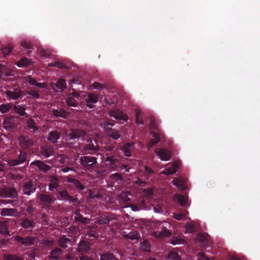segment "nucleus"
I'll return each instance as SVG.
<instances>
[{
    "label": "nucleus",
    "instance_id": "4468645a",
    "mask_svg": "<svg viewBox=\"0 0 260 260\" xmlns=\"http://www.w3.org/2000/svg\"><path fill=\"white\" fill-rule=\"evenodd\" d=\"M36 189V184L33 183L31 181L25 182L22 187L23 193L27 196H30L31 193H34Z\"/></svg>",
    "mask_w": 260,
    "mask_h": 260
},
{
    "label": "nucleus",
    "instance_id": "8fccbe9b",
    "mask_svg": "<svg viewBox=\"0 0 260 260\" xmlns=\"http://www.w3.org/2000/svg\"><path fill=\"white\" fill-rule=\"evenodd\" d=\"M74 219L76 221L82 223H88L90 221V219L87 217H84L81 214L78 215L77 217H75Z\"/></svg>",
    "mask_w": 260,
    "mask_h": 260
},
{
    "label": "nucleus",
    "instance_id": "7ed1b4c3",
    "mask_svg": "<svg viewBox=\"0 0 260 260\" xmlns=\"http://www.w3.org/2000/svg\"><path fill=\"white\" fill-rule=\"evenodd\" d=\"M0 197L17 199L18 197V194L15 188L9 186H5L0 188Z\"/></svg>",
    "mask_w": 260,
    "mask_h": 260
},
{
    "label": "nucleus",
    "instance_id": "f3484780",
    "mask_svg": "<svg viewBox=\"0 0 260 260\" xmlns=\"http://www.w3.org/2000/svg\"><path fill=\"white\" fill-rule=\"evenodd\" d=\"M109 114L110 116L113 117L117 120L126 121L128 119V116L119 109L111 110L109 111Z\"/></svg>",
    "mask_w": 260,
    "mask_h": 260
},
{
    "label": "nucleus",
    "instance_id": "a19ab883",
    "mask_svg": "<svg viewBox=\"0 0 260 260\" xmlns=\"http://www.w3.org/2000/svg\"><path fill=\"white\" fill-rule=\"evenodd\" d=\"M175 199L180 204L181 206H185L187 204L188 198L182 194H176Z\"/></svg>",
    "mask_w": 260,
    "mask_h": 260
},
{
    "label": "nucleus",
    "instance_id": "b1692460",
    "mask_svg": "<svg viewBox=\"0 0 260 260\" xmlns=\"http://www.w3.org/2000/svg\"><path fill=\"white\" fill-rule=\"evenodd\" d=\"M40 200L42 204L46 207H50L52 204L54 203L55 199H53L52 196L49 195L41 194Z\"/></svg>",
    "mask_w": 260,
    "mask_h": 260
},
{
    "label": "nucleus",
    "instance_id": "f03ea898",
    "mask_svg": "<svg viewBox=\"0 0 260 260\" xmlns=\"http://www.w3.org/2000/svg\"><path fill=\"white\" fill-rule=\"evenodd\" d=\"M100 147L96 139L89 138L84 145L83 151L86 154H93L100 150Z\"/></svg>",
    "mask_w": 260,
    "mask_h": 260
},
{
    "label": "nucleus",
    "instance_id": "0eeeda50",
    "mask_svg": "<svg viewBox=\"0 0 260 260\" xmlns=\"http://www.w3.org/2000/svg\"><path fill=\"white\" fill-rule=\"evenodd\" d=\"M57 198L64 201H68L69 203H79L77 198H75L70 196L68 191L66 189H62L58 191L56 195Z\"/></svg>",
    "mask_w": 260,
    "mask_h": 260
},
{
    "label": "nucleus",
    "instance_id": "052dcab7",
    "mask_svg": "<svg viewBox=\"0 0 260 260\" xmlns=\"http://www.w3.org/2000/svg\"><path fill=\"white\" fill-rule=\"evenodd\" d=\"M172 183L174 185L179 187H182L183 185L182 181L178 178H174L172 181Z\"/></svg>",
    "mask_w": 260,
    "mask_h": 260
},
{
    "label": "nucleus",
    "instance_id": "a878e982",
    "mask_svg": "<svg viewBox=\"0 0 260 260\" xmlns=\"http://www.w3.org/2000/svg\"><path fill=\"white\" fill-rule=\"evenodd\" d=\"M61 133L57 131H52L49 133L47 140L51 143L55 144L58 143V140L60 138Z\"/></svg>",
    "mask_w": 260,
    "mask_h": 260
},
{
    "label": "nucleus",
    "instance_id": "6ab92c4d",
    "mask_svg": "<svg viewBox=\"0 0 260 260\" xmlns=\"http://www.w3.org/2000/svg\"><path fill=\"white\" fill-rule=\"evenodd\" d=\"M150 134L153 139H151L148 143V147L149 148L157 144L161 139L164 138V134L160 132H151Z\"/></svg>",
    "mask_w": 260,
    "mask_h": 260
},
{
    "label": "nucleus",
    "instance_id": "3c124183",
    "mask_svg": "<svg viewBox=\"0 0 260 260\" xmlns=\"http://www.w3.org/2000/svg\"><path fill=\"white\" fill-rule=\"evenodd\" d=\"M110 178L117 182H121L123 180L122 176L119 173L112 174L110 176Z\"/></svg>",
    "mask_w": 260,
    "mask_h": 260
},
{
    "label": "nucleus",
    "instance_id": "ea45409f",
    "mask_svg": "<svg viewBox=\"0 0 260 260\" xmlns=\"http://www.w3.org/2000/svg\"><path fill=\"white\" fill-rule=\"evenodd\" d=\"M66 103L70 107H78V101L72 95H68L66 99Z\"/></svg>",
    "mask_w": 260,
    "mask_h": 260
},
{
    "label": "nucleus",
    "instance_id": "c9c22d12",
    "mask_svg": "<svg viewBox=\"0 0 260 260\" xmlns=\"http://www.w3.org/2000/svg\"><path fill=\"white\" fill-rule=\"evenodd\" d=\"M101 260H119L115 256L109 251L100 254Z\"/></svg>",
    "mask_w": 260,
    "mask_h": 260
},
{
    "label": "nucleus",
    "instance_id": "a211bd4d",
    "mask_svg": "<svg viewBox=\"0 0 260 260\" xmlns=\"http://www.w3.org/2000/svg\"><path fill=\"white\" fill-rule=\"evenodd\" d=\"M155 153L161 160H169L171 158V153L169 150L164 148H156Z\"/></svg>",
    "mask_w": 260,
    "mask_h": 260
},
{
    "label": "nucleus",
    "instance_id": "ddd939ff",
    "mask_svg": "<svg viewBox=\"0 0 260 260\" xmlns=\"http://www.w3.org/2000/svg\"><path fill=\"white\" fill-rule=\"evenodd\" d=\"M13 241L21 244L28 246L31 245L34 241V238L31 236H27L25 238H22L20 236H15L13 237Z\"/></svg>",
    "mask_w": 260,
    "mask_h": 260
},
{
    "label": "nucleus",
    "instance_id": "6e6d98bb",
    "mask_svg": "<svg viewBox=\"0 0 260 260\" xmlns=\"http://www.w3.org/2000/svg\"><path fill=\"white\" fill-rule=\"evenodd\" d=\"M39 53L41 56L45 58H50L51 55L50 51L49 50L45 49H41L39 50Z\"/></svg>",
    "mask_w": 260,
    "mask_h": 260
},
{
    "label": "nucleus",
    "instance_id": "39448f33",
    "mask_svg": "<svg viewBox=\"0 0 260 260\" xmlns=\"http://www.w3.org/2000/svg\"><path fill=\"white\" fill-rule=\"evenodd\" d=\"M106 165L111 171H116L118 170V166L120 165V160L115 155H109L105 159Z\"/></svg>",
    "mask_w": 260,
    "mask_h": 260
},
{
    "label": "nucleus",
    "instance_id": "09e8293b",
    "mask_svg": "<svg viewBox=\"0 0 260 260\" xmlns=\"http://www.w3.org/2000/svg\"><path fill=\"white\" fill-rule=\"evenodd\" d=\"M12 49L13 46L10 44H8L3 46L0 52H2V54L5 56L8 55L12 51Z\"/></svg>",
    "mask_w": 260,
    "mask_h": 260
},
{
    "label": "nucleus",
    "instance_id": "dca6fc26",
    "mask_svg": "<svg viewBox=\"0 0 260 260\" xmlns=\"http://www.w3.org/2000/svg\"><path fill=\"white\" fill-rule=\"evenodd\" d=\"M135 143L134 142H127L124 143L120 147V150H121L124 156L126 157H130L132 155V152L135 148Z\"/></svg>",
    "mask_w": 260,
    "mask_h": 260
},
{
    "label": "nucleus",
    "instance_id": "9d476101",
    "mask_svg": "<svg viewBox=\"0 0 260 260\" xmlns=\"http://www.w3.org/2000/svg\"><path fill=\"white\" fill-rule=\"evenodd\" d=\"M18 139L20 146L23 149H28L34 145V141L27 136L20 135Z\"/></svg>",
    "mask_w": 260,
    "mask_h": 260
},
{
    "label": "nucleus",
    "instance_id": "680f3d73",
    "mask_svg": "<svg viewBox=\"0 0 260 260\" xmlns=\"http://www.w3.org/2000/svg\"><path fill=\"white\" fill-rule=\"evenodd\" d=\"M27 94L32 96L34 99H38L40 98V94L39 92L34 90H30L27 92Z\"/></svg>",
    "mask_w": 260,
    "mask_h": 260
},
{
    "label": "nucleus",
    "instance_id": "5701e85b",
    "mask_svg": "<svg viewBox=\"0 0 260 260\" xmlns=\"http://www.w3.org/2000/svg\"><path fill=\"white\" fill-rule=\"evenodd\" d=\"M26 108V106L23 104L15 105L13 107V111L14 113L19 115V116L27 117L28 115L25 112Z\"/></svg>",
    "mask_w": 260,
    "mask_h": 260
},
{
    "label": "nucleus",
    "instance_id": "864d4df0",
    "mask_svg": "<svg viewBox=\"0 0 260 260\" xmlns=\"http://www.w3.org/2000/svg\"><path fill=\"white\" fill-rule=\"evenodd\" d=\"M150 244L147 241H144L141 244V248L143 250L147 252L150 251Z\"/></svg>",
    "mask_w": 260,
    "mask_h": 260
},
{
    "label": "nucleus",
    "instance_id": "4c0bfd02",
    "mask_svg": "<svg viewBox=\"0 0 260 260\" xmlns=\"http://www.w3.org/2000/svg\"><path fill=\"white\" fill-rule=\"evenodd\" d=\"M21 226L25 229H32L35 226V222L28 219H23L20 223Z\"/></svg>",
    "mask_w": 260,
    "mask_h": 260
},
{
    "label": "nucleus",
    "instance_id": "c756f323",
    "mask_svg": "<svg viewBox=\"0 0 260 260\" xmlns=\"http://www.w3.org/2000/svg\"><path fill=\"white\" fill-rule=\"evenodd\" d=\"M179 167L178 163L174 162L171 167L165 169L161 173L166 175H172L176 172Z\"/></svg>",
    "mask_w": 260,
    "mask_h": 260
},
{
    "label": "nucleus",
    "instance_id": "cd10ccee",
    "mask_svg": "<svg viewBox=\"0 0 260 260\" xmlns=\"http://www.w3.org/2000/svg\"><path fill=\"white\" fill-rule=\"evenodd\" d=\"M59 186V180L55 176H53L50 177V182L48 184L49 190L51 192H54Z\"/></svg>",
    "mask_w": 260,
    "mask_h": 260
},
{
    "label": "nucleus",
    "instance_id": "2f4dec72",
    "mask_svg": "<svg viewBox=\"0 0 260 260\" xmlns=\"http://www.w3.org/2000/svg\"><path fill=\"white\" fill-rule=\"evenodd\" d=\"M27 126L30 132L36 133L39 131V127L37 125L34 119L29 118L27 121Z\"/></svg>",
    "mask_w": 260,
    "mask_h": 260
},
{
    "label": "nucleus",
    "instance_id": "603ef678",
    "mask_svg": "<svg viewBox=\"0 0 260 260\" xmlns=\"http://www.w3.org/2000/svg\"><path fill=\"white\" fill-rule=\"evenodd\" d=\"M185 230L186 232L192 233L196 231V226L191 223H188L185 225Z\"/></svg>",
    "mask_w": 260,
    "mask_h": 260
},
{
    "label": "nucleus",
    "instance_id": "c85d7f7f",
    "mask_svg": "<svg viewBox=\"0 0 260 260\" xmlns=\"http://www.w3.org/2000/svg\"><path fill=\"white\" fill-rule=\"evenodd\" d=\"M90 244L86 241H81L78 244V251L81 252H87L90 249Z\"/></svg>",
    "mask_w": 260,
    "mask_h": 260
},
{
    "label": "nucleus",
    "instance_id": "69168bd1",
    "mask_svg": "<svg viewBox=\"0 0 260 260\" xmlns=\"http://www.w3.org/2000/svg\"><path fill=\"white\" fill-rule=\"evenodd\" d=\"M25 78L26 81L29 84H30L31 85H36L37 82L34 78H32L30 76H28L26 77Z\"/></svg>",
    "mask_w": 260,
    "mask_h": 260
},
{
    "label": "nucleus",
    "instance_id": "774afa93",
    "mask_svg": "<svg viewBox=\"0 0 260 260\" xmlns=\"http://www.w3.org/2000/svg\"><path fill=\"white\" fill-rule=\"evenodd\" d=\"M118 169H120V170L123 171L124 170V172H129V170L130 168H128V165L126 164H121L118 166Z\"/></svg>",
    "mask_w": 260,
    "mask_h": 260
},
{
    "label": "nucleus",
    "instance_id": "f257e3e1",
    "mask_svg": "<svg viewBox=\"0 0 260 260\" xmlns=\"http://www.w3.org/2000/svg\"><path fill=\"white\" fill-rule=\"evenodd\" d=\"M157 230L153 232V235L158 238L168 237L172 234L169 230L171 226V224L167 221H156L154 224Z\"/></svg>",
    "mask_w": 260,
    "mask_h": 260
},
{
    "label": "nucleus",
    "instance_id": "e2e57ef3",
    "mask_svg": "<svg viewBox=\"0 0 260 260\" xmlns=\"http://www.w3.org/2000/svg\"><path fill=\"white\" fill-rule=\"evenodd\" d=\"M36 208L34 207L32 204L29 202L26 205V210L28 213H32L36 211Z\"/></svg>",
    "mask_w": 260,
    "mask_h": 260
},
{
    "label": "nucleus",
    "instance_id": "5fc2aeb1",
    "mask_svg": "<svg viewBox=\"0 0 260 260\" xmlns=\"http://www.w3.org/2000/svg\"><path fill=\"white\" fill-rule=\"evenodd\" d=\"M168 259L169 260H180L181 257L179 255L178 253L175 251H172L168 255Z\"/></svg>",
    "mask_w": 260,
    "mask_h": 260
},
{
    "label": "nucleus",
    "instance_id": "58836bf2",
    "mask_svg": "<svg viewBox=\"0 0 260 260\" xmlns=\"http://www.w3.org/2000/svg\"><path fill=\"white\" fill-rule=\"evenodd\" d=\"M16 64L19 67H26L32 64V61L30 59L26 57H22L19 60Z\"/></svg>",
    "mask_w": 260,
    "mask_h": 260
},
{
    "label": "nucleus",
    "instance_id": "1a4fd4ad",
    "mask_svg": "<svg viewBox=\"0 0 260 260\" xmlns=\"http://www.w3.org/2000/svg\"><path fill=\"white\" fill-rule=\"evenodd\" d=\"M97 158L93 156H81L80 159L81 165L86 169H89L96 164Z\"/></svg>",
    "mask_w": 260,
    "mask_h": 260
},
{
    "label": "nucleus",
    "instance_id": "e433bc0d",
    "mask_svg": "<svg viewBox=\"0 0 260 260\" xmlns=\"http://www.w3.org/2000/svg\"><path fill=\"white\" fill-rule=\"evenodd\" d=\"M71 242V240L64 235L61 236L58 239L59 245L64 248L68 247V244H70Z\"/></svg>",
    "mask_w": 260,
    "mask_h": 260
},
{
    "label": "nucleus",
    "instance_id": "393cba45",
    "mask_svg": "<svg viewBox=\"0 0 260 260\" xmlns=\"http://www.w3.org/2000/svg\"><path fill=\"white\" fill-rule=\"evenodd\" d=\"M0 214L3 216L17 217L18 213L16 209L4 208L0 209Z\"/></svg>",
    "mask_w": 260,
    "mask_h": 260
},
{
    "label": "nucleus",
    "instance_id": "338daca9",
    "mask_svg": "<svg viewBox=\"0 0 260 260\" xmlns=\"http://www.w3.org/2000/svg\"><path fill=\"white\" fill-rule=\"evenodd\" d=\"M104 148L106 151H111L115 148V146L111 143L106 144Z\"/></svg>",
    "mask_w": 260,
    "mask_h": 260
},
{
    "label": "nucleus",
    "instance_id": "473e14b6",
    "mask_svg": "<svg viewBox=\"0 0 260 260\" xmlns=\"http://www.w3.org/2000/svg\"><path fill=\"white\" fill-rule=\"evenodd\" d=\"M129 195H131L128 191L122 192L119 196V202L121 204L125 203V204L129 203L131 199L128 197Z\"/></svg>",
    "mask_w": 260,
    "mask_h": 260
},
{
    "label": "nucleus",
    "instance_id": "f8f14e48",
    "mask_svg": "<svg viewBox=\"0 0 260 260\" xmlns=\"http://www.w3.org/2000/svg\"><path fill=\"white\" fill-rule=\"evenodd\" d=\"M50 85L54 91L62 92L67 88L66 80L61 78L56 83H51Z\"/></svg>",
    "mask_w": 260,
    "mask_h": 260
},
{
    "label": "nucleus",
    "instance_id": "6e6552de",
    "mask_svg": "<svg viewBox=\"0 0 260 260\" xmlns=\"http://www.w3.org/2000/svg\"><path fill=\"white\" fill-rule=\"evenodd\" d=\"M27 154L25 151H20L18 156L15 159H10L8 161L10 166H16L24 163L26 161Z\"/></svg>",
    "mask_w": 260,
    "mask_h": 260
},
{
    "label": "nucleus",
    "instance_id": "4d7b16f0",
    "mask_svg": "<svg viewBox=\"0 0 260 260\" xmlns=\"http://www.w3.org/2000/svg\"><path fill=\"white\" fill-rule=\"evenodd\" d=\"M89 197L90 199H100L101 198V194L99 190L90 191Z\"/></svg>",
    "mask_w": 260,
    "mask_h": 260
},
{
    "label": "nucleus",
    "instance_id": "412c9836",
    "mask_svg": "<svg viewBox=\"0 0 260 260\" xmlns=\"http://www.w3.org/2000/svg\"><path fill=\"white\" fill-rule=\"evenodd\" d=\"M4 128L10 132L13 130L15 127V122L14 118L12 116L6 117L3 123Z\"/></svg>",
    "mask_w": 260,
    "mask_h": 260
},
{
    "label": "nucleus",
    "instance_id": "4be33fe9",
    "mask_svg": "<svg viewBox=\"0 0 260 260\" xmlns=\"http://www.w3.org/2000/svg\"><path fill=\"white\" fill-rule=\"evenodd\" d=\"M105 132L108 136L115 140H118L121 137L120 132L117 129L106 127Z\"/></svg>",
    "mask_w": 260,
    "mask_h": 260
},
{
    "label": "nucleus",
    "instance_id": "2eb2a0df",
    "mask_svg": "<svg viewBox=\"0 0 260 260\" xmlns=\"http://www.w3.org/2000/svg\"><path fill=\"white\" fill-rule=\"evenodd\" d=\"M116 219L114 215L107 214L99 217L96 219V222L101 225L108 226L110 221Z\"/></svg>",
    "mask_w": 260,
    "mask_h": 260
},
{
    "label": "nucleus",
    "instance_id": "423d86ee",
    "mask_svg": "<svg viewBox=\"0 0 260 260\" xmlns=\"http://www.w3.org/2000/svg\"><path fill=\"white\" fill-rule=\"evenodd\" d=\"M86 134V133L84 130L75 129L67 134V140L72 143L73 141L76 139L83 138Z\"/></svg>",
    "mask_w": 260,
    "mask_h": 260
},
{
    "label": "nucleus",
    "instance_id": "f704fd0d",
    "mask_svg": "<svg viewBox=\"0 0 260 260\" xmlns=\"http://www.w3.org/2000/svg\"><path fill=\"white\" fill-rule=\"evenodd\" d=\"M62 254V250L58 247H56L51 251L50 258L52 259H58Z\"/></svg>",
    "mask_w": 260,
    "mask_h": 260
},
{
    "label": "nucleus",
    "instance_id": "20e7f679",
    "mask_svg": "<svg viewBox=\"0 0 260 260\" xmlns=\"http://www.w3.org/2000/svg\"><path fill=\"white\" fill-rule=\"evenodd\" d=\"M13 219L7 218L5 220L0 221V234L6 236H10L12 235L9 230L11 225L14 223Z\"/></svg>",
    "mask_w": 260,
    "mask_h": 260
},
{
    "label": "nucleus",
    "instance_id": "7c9ffc66",
    "mask_svg": "<svg viewBox=\"0 0 260 260\" xmlns=\"http://www.w3.org/2000/svg\"><path fill=\"white\" fill-rule=\"evenodd\" d=\"M198 240L204 245H210V237L207 234H199L197 237Z\"/></svg>",
    "mask_w": 260,
    "mask_h": 260
},
{
    "label": "nucleus",
    "instance_id": "79ce46f5",
    "mask_svg": "<svg viewBox=\"0 0 260 260\" xmlns=\"http://www.w3.org/2000/svg\"><path fill=\"white\" fill-rule=\"evenodd\" d=\"M124 237L126 239H129L132 240H138L140 238V233L137 231H133L129 232L127 234H124Z\"/></svg>",
    "mask_w": 260,
    "mask_h": 260
},
{
    "label": "nucleus",
    "instance_id": "bb28decb",
    "mask_svg": "<svg viewBox=\"0 0 260 260\" xmlns=\"http://www.w3.org/2000/svg\"><path fill=\"white\" fill-rule=\"evenodd\" d=\"M31 166L35 165L38 167L39 169L43 172H46L51 169V167L45 164L43 161L38 160H36L30 164Z\"/></svg>",
    "mask_w": 260,
    "mask_h": 260
},
{
    "label": "nucleus",
    "instance_id": "9b49d317",
    "mask_svg": "<svg viewBox=\"0 0 260 260\" xmlns=\"http://www.w3.org/2000/svg\"><path fill=\"white\" fill-rule=\"evenodd\" d=\"M5 94L8 100H16L22 95V91L19 87H17L12 90H7L6 91Z\"/></svg>",
    "mask_w": 260,
    "mask_h": 260
},
{
    "label": "nucleus",
    "instance_id": "37998d69",
    "mask_svg": "<svg viewBox=\"0 0 260 260\" xmlns=\"http://www.w3.org/2000/svg\"><path fill=\"white\" fill-rule=\"evenodd\" d=\"M13 105L12 103L2 104L0 105V112L2 114H5L9 112Z\"/></svg>",
    "mask_w": 260,
    "mask_h": 260
},
{
    "label": "nucleus",
    "instance_id": "13d9d810",
    "mask_svg": "<svg viewBox=\"0 0 260 260\" xmlns=\"http://www.w3.org/2000/svg\"><path fill=\"white\" fill-rule=\"evenodd\" d=\"M142 170L146 175H151L153 173V170L147 166H143Z\"/></svg>",
    "mask_w": 260,
    "mask_h": 260
},
{
    "label": "nucleus",
    "instance_id": "bf43d9fd",
    "mask_svg": "<svg viewBox=\"0 0 260 260\" xmlns=\"http://www.w3.org/2000/svg\"><path fill=\"white\" fill-rule=\"evenodd\" d=\"M6 260H23V258L16 254H9L7 255Z\"/></svg>",
    "mask_w": 260,
    "mask_h": 260
},
{
    "label": "nucleus",
    "instance_id": "a18cd8bd",
    "mask_svg": "<svg viewBox=\"0 0 260 260\" xmlns=\"http://www.w3.org/2000/svg\"><path fill=\"white\" fill-rule=\"evenodd\" d=\"M85 101L87 103H96L98 101V98L94 93H90L86 98Z\"/></svg>",
    "mask_w": 260,
    "mask_h": 260
},
{
    "label": "nucleus",
    "instance_id": "72a5a7b5",
    "mask_svg": "<svg viewBox=\"0 0 260 260\" xmlns=\"http://www.w3.org/2000/svg\"><path fill=\"white\" fill-rule=\"evenodd\" d=\"M52 114L56 117H61L66 118L68 116L69 113L63 109H60L59 110H52Z\"/></svg>",
    "mask_w": 260,
    "mask_h": 260
},
{
    "label": "nucleus",
    "instance_id": "aec40b11",
    "mask_svg": "<svg viewBox=\"0 0 260 260\" xmlns=\"http://www.w3.org/2000/svg\"><path fill=\"white\" fill-rule=\"evenodd\" d=\"M67 181L70 183V186L74 189L82 190L85 188L84 185L76 179L68 177Z\"/></svg>",
    "mask_w": 260,
    "mask_h": 260
},
{
    "label": "nucleus",
    "instance_id": "c03bdc74",
    "mask_svg": "<svg viewBox=\"0 0 260 260\" xmlns=\"http://www.w3.org/2000/svg\"><path fill=\"white\" fill-rule=\"evenodd\" d=\"M40 153L45 158H47L52 154V149L49 147H41Z\"/></svg>",
    "mask_w": 260,
    "mask_h": 260
},
{
    "label": "nucleus",
    "instance_id": "49530a36",
    "mask_svg": "<svg viewBox=\"0 0 260 260\" xmlns=\"http://www.w3.org/2000/svg\"><path fill=\"white\" fill-rule=\"evenodd\" d=\"M21 46L25 49L28 50L27 54L30 55L31 53V49H32V45L29 42L22 41L21 42Z\"/></svg>",
    "mask_w": 260,
    "mask_h": 260
},
{
    "label": "nucleus",
    "instance_id": "de8ad7c7",
    "mask_svg": "<svg viewBox=\"0 0 260 260\" xmlns=\"http://www.w3.org/2000/svg\"><path fill=\"white\" fill-rule=\"evenodd\" d=\"M135 122L137 125L144 124L142 119L141 113L140 110H136L135 112Z\"/></svg>",
    "mask_w": 260,
    "mask_h": 260
},
{
    "label": "nucleus",
    "instance_id": "0e129e2a",
    "mask_svg": "<svg viewBox=\"0 0 260 260\" xmlns=\"http://www.w3.org/2000/svg\"><path fill=\"white\" fill-rule=\"evenodd\" d=\"M87 235L89 237L96 238L99 236L98 233L95 230L90 229L87 233Z\"/></svg>",
    "mask_w": 260,
    "mask_h": 260
}]
</instances>
